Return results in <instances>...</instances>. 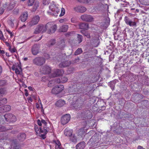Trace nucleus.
I'll return each instance as SVG.
<instances>
[{
	"mask_svg": "<svg viewBox=\"0 0 149 149\" xmlns=\"http://www.w3.org/2000/svg\"><path fill=\"white\" fill-rule=\"evenodd\" d=\"M49 10L47 11V13L49 15H52L56 17L59 14L61 9V13L59 16H63L65 14V10L64 8H61L59 5L56 4L54 2L51 3L49 6Z\"/></svg>",
	"mask_w": 149,
	"mask_h": 149,
	"instance_id": "f257e3e1",
	"label": "nucleus"
},
{
	"mask_svg": "<svg viewBox=\"0 0 149 149\" xmlns=\"http://www.w3.org/2000/svg\"><path fill=\"white\" fill-rule=\"evenodd\" d=\"M37 123L40 126L43 125V127L42 126L38 128L37 125H35V131L36 134H39L40 132H44L46 134L50 131V125L47 123L45 120L42 119L40 121L38 119L37 120Z\"/></svg>",
	"mask_w": 149,
	"mask_h": 149,
	"instance_id": "f03ea898",
	"label": "nucleus"
},
{
	"mask_svg": "<svg viewBox=\"0 0 149 149\" xmlns=\"http://www.w3.org/2000/svg\"><path fill=\"white\" fill-rule=\"evenodd\" d=\"M45 26L46 30L49 33L54 32L57 29L56 25L53 22L48 23Z\"/></svg>",
	"mask_w": 149,
	"mask_h": 149,
	"instance_id": "7ed1b4c3",
	"label": "nucleus"
},
{
	"mask_svg": "<svg viewBox=\"0 0 149 149\" xmlns=\"http://www.w3.org/2000/svg\"><path fill=\"white\" fill-rule=\"evenodd\" d=\"M45 62V59L43 57H36L33 60V63L38 66H41L44 64Z\"/></svg>",
	"mask_w": 149,
	"mask_h": 149,
	"instance_id": "20e7f679",
	"label": "nucleus"
},
{
	"mask_svg": "<svg viewBox=\"0 0 149 149\" xmlns=\"http://www.w3.org/2000/svg\"><path fill=\"white\" fill-rule=\"evenodd\" d=\"M5 118L6 120L8 122H14L16 121V118L13 114L7 113L5 114L3 117Z\"/></svg>",
	"mask_w": 149,
	"mask_h": 149,
	"instance_id": "39448f33",
	"label": "nucleus"
},
{
	"mask_svg": "<svg viewBox=\"0 0 149 149\" xmlns=\"http://www.w3.org/2000/svg\"><path fill=\"white\" fill-rule=\"evenodd\" d=\"M63 85H59L53 88L52 90V93L53 94H57L61 92L64 89Z\"/></svg>",
	"mask_w": 149,
	"mask_h": 149,
	"instance_id": "423d86ee",
	"label": "nucleus"
},
{
	"mask_svg": "<svg viewBox=\"0 0 149 149\" xmlns=\"http://www.w3.org/2000/svg\"><path fill=\"white\" fill-rule=\"evenodd\" d=\"M70 119V116L69 114H66L63 116L61 118V124L64 125L67 124Z\"/></svg>",
	"mask_w": 149,
	"mask_h": 149,
	"instance_id": "0eeeda50",
	"label": "nucleus"
},
{
	"mask_svg": "<svg viewBox=\"0 0 149 149\" xmlns=\"http://www.w3.org/2000/svg\"><path fill=\"white\" fill-rule=\"evenodd\" d=\"M46 30V26H45L42 25H39L37 26L34 32L35 34H38L40 33L45 32Z\"/></svg>",
	"mask_w": 149,
	"mask_h": 149,
	"instance_id": "6e6552de",
	"label": "nucleus"
},
{
	"mask_svg": "<svg viewBox=\"0 0 149 149\" xmlns=\"http://www.w3.org/2000/svg\"><path fill=\"white\" fill-rule=\"evenodd\" d=\"M34 3V4L33 10V11H35L39 6L38 1H35V0H29L28 2V6H32Z\"/></svg>",
	"mask_w": 149,
	"mask_h": 149,
	"instance_id": "1a4fd4ad",
	"label": "nucleus"
},
{
	"mask_svg": "<svg viewBox=\"0 0 149 149\" xmlns=\"http://www.w3.org/2000/svg\"><path fill=\"white\" fill-rule=\"evenodd\" d=\"M40 20V17L38 16H36L33 17L29 23L28 24L30 26H32L37 24Z\"/></svg>",
	"mask_w": 149,
	"mask_h": 149,
	"instance_id": "9d476101",
	"label": "nucleus"
},
{
	"mask_svg": "<svg viewBox=\"0 0 149 149\" xmlns=\"http://www.w3.org/2000/svg\"><path fill=\"white\" fill-rule=\"evenodd\" d=\"M81 18L83 20L87 22H91L93 20V17L89 15H83L81 16Z\"/></svg>",
	"mask_w": 149,
	"mask_h": 149,
	"instance_id": "9b49d317",
	"label": "nucleus"
},
{
	"mask_svg": "<svg viewBox=\"0 0 149 149\" xmlns=\"http://www.w3.org/2000/svg\"><path fill=\"white\" fill-rule=\"evenodd\" d=\"M12 69L13 70H15V73L17 75H21L22 73V70L20 66L13 65L12 66Z\"/></svg>",
	"mask_w": 149,
	"mask_h": 149,
	"instance_id": "f8f14e48",
	"label": "nucleus"
},
{
	"mask_svg": "<svg viewBox=\"0 0 149 149\" xmlns=\"http://www.w3.org/2000/svg\"><path fill=\"white\" fill-rule=\"evenodd\" d=\"M42 73L45 74H48L51 72V69L49 66L45 65L40 69Z\"/></svg>",
	"mask_w": 149,
	"mask_h": 149,
	"instance_id": "ddd939ff",
	"label": "nucleus"
},
{
	"mask_svg": "<svg viewBox=\"0 0 149 149\" xmlns=\"http://www.w3.org/2000/svg\"><path fill=\"white\" fill-rule=\"evenodd\" d=\"M40 46L37 44L34 45L32 47L31 51L34 55H36L39 52Z\"/></svg>",
	"mask_w": 149,
	"mask_h": 149,
	"instance_id": "4468645a",
	"label": "nucleus"
},
{
	"mask_svg": "<svg viewBox=\"0 0 149 149\" xmlns=\"http://www.w3.org/2000/svg\"><path fill=\"white\" fill-rule=\"evenodd\" d=\"M11 107L9 105H5L0 107V113H3L5 112L9 111Z\"/></svg>",
	"mask_w": 149,
	"mask_h": 149,
	"instance_id": "2eb2a0df",
	"label": "nucleus"
},
{
	"mask_svg": "<svg viewBox=\"0 0 149 149\" xmlns=\"http://www.w3.org/2000/svg\"><path fill=\"white\" fill-rule=\"evenodd\" d=\"M75 10L77 12L83 13L86 10V8L81 6H78L74 8Z\"/></svg>",
	"mask_w": 149,
	"mask_h": 149,
	"instance_id": "dca6fc26",
	"label": "nucleus"
},
{
	"mask_svg": "<svg viewBox=\"0 0 149 149\" xmlns=\"http://www.w3.org/2000/svg\"><path fill=\"white\" fill-rule=\"evenodd\" d=\"M16 22V19L13 16H10L8 21V24L11 27L14 26V24Z\"/></svg>",
	"mask_w": 149,
	"mask_h": 149,
	"instance_id": "f3484780",
	"label": "nucleus"
},
{
	"mask_svg": "<svg viewBox=\"0 0 149 149\" xmlns=\"http://www.w3.org/2000/svg\"><path fill=\"white\" fill-rule=\"evenodd\" d=\"M62 74L61 71V70L59 69H56L55 70L54 72L51 74V76L52 77H54Z\"/></svg>",
	"mask_w": 149,
	"mask_h": 149,
	"instance_id": "a211bd4d",
	"label": "nucleus"
},
{
	"mask_svg": "<svg viewBox=\"0 0 149 149\" xmlns=\"http://www.w3.org/2000/svg\"><path fill=\"white\" fill-rule=\"evenodd\" d=\"M79 28L80 29L87 30L89 29V25L88 23H81L79 24Z\"/></svg>",
	"mask_w": 149,
	"mask_h": 149,
	"instance_id": "6ab92c4d",
	"label": "nucleus"
},
{
	"mask_svg": "<svg viewBox=\"0 0 149 149\" xmlns=\"http://www.w3.org/2000/svg\"><path fill=\"white\" fill-rule=\"evenodd\" d=\"M71 64V62L70 61H65L62 62L59 65L60 68H63L67 67L69 65Z\"/></svg>",
	"mask_w": 149,
	"mask_h": 149,
	"instance_id": "aec40b11",
	"label": "nucleus"
},
{
	"mask_svg": "<svg viewBox=\"0 0 149 149\" xmlns=\"http://www.w3.org/2000/svg\"><path fill=\"white\" fill-rule=\"evenodd\" d=\"M28 14L27 12H24L23 13L20 15V19L23 22H25L27 19Z\"/></svg>",
	"mask_w": 149,
	"mask_h": 149,
	"instance_id": "412c9836",
	"label": "nucleus"
},
{
	"mask_svg": "<svg viewBox=\"0 0 149 149\" xmlns=\"http://www.w3.org/2000/svg\"><path fill=\"white\" fill-rule=\"evenodd\" d=\"M86 143L82 141L78 143L76 146V149H83L85 146Z\"/></svg>",
	"mask_w": 149,
	"mask_h": 149,
	"instance_id": "4be33fe9",
	"label": "nucleus"
},
{
	"mask_svg": "<svg viewBox=\"0 0 149 149\" xmlns=\"http://www.w3.org/2000/svg\"><path fill=\"white\" fill-rule=\"evenodd\" d=\"M65 104V101L62 100H59L56 103V106L61 107L63 106Z\"/></svg>",
	"mask_w": 149,
	"mask_h": 149,
	"instance_id": "5701e85b",
	"label": "nucleus"
},
{
	"mask_svg": "<svg viewBox=\"0 0 149 149\" xmlns=\"http://www.w3.org/2000/svg\"><path fill=\"white\" fill-rule=\"evenodd\" d=\"M26 137V135L24 133L20 134L18 136V138L19 140L21 141H24Z\"/></svg>",
	"mask_w": 149,
	"mask_h": 149,
	"instance_id": "b1692460",
	"label": "nucleus"
},
{
	"mask_svg": "<svg viewBox=\"0 0 149 149\" xmlns=\"http://www.w3.org/2000/svg\"><path fill=\"white\" fill-rule=\"evenodd\" d=\"M68 28V25H64L60 27L59 31L61 32H65L67 31Z\"/></svg>",
	"mask_w": 149,
	"mask_h": 149,
	"instance_id": "393cba45",
	"label": "nucleus"
},
{
	"mask_svg": "<svg viewBox=\"0 0 149 149\" xmlns=\"http://www.w3.org/2000/svg\"><path fill=\"white\" fill-rule=\"evenodd\" d=\"M19 147L17 145V143L14 141H13L11 143L10 148L8 149H19Z\"/></svg>",
	"mask_w": 149,
	"mask_h": 149,
	"instance_id": "a878e982",
	"label": "nucleus"
},
{
	"mask_svg": "<svg viewBox=\"0 0 149 149\" xmlns=\"http://www.w3.org/2000/svg\"><path fill=\"white\" fill-rule=\"evenodd\" d=\"M72 131L68 128H66L64 130V134L66 136H70L72 135Z\"/></svg>",
	"mask_w": 149,
	"mask_h": 149,
	"instance_id": "bb28decb",
	"label": "nucleus"
},
{
	"mask_svg": "<svg viewBox=\"0 0 149 149\" xmlns=\"http://www.w3.org/2000/svg\"><path fill=\"white\" fill-rule=\"evenodd\" d=\"M7 93V91L6 89L4 88H0V95H1L2 96L6 94Z\"/></svg>",
	"mask_w": 149,
	"mask_h": 149,
	"instance_id": "cd10ccee",
	"label": "nucleus"
},
{
	"mask_svg": "<svg viewBox=\"0 0 149 149\" xmlns=\"http://www.w3.org/2000/svg\"><path fill=\"white\" fill-rule=\"evenodd\" d=\"M80 32L84 36H86L87 38H91V36L90 34L88 32L84 31V30H81Z\"/></svg>",
	"mask_w": 149,
	"mask_h": 149,
	"instance_id": "c85d7f7f",
	"label": "nucleus"
},
{
	"mask_svg": "<svg viewBox=\"0 0 149 149\" xmlns=\"http://www.w3.org/2000/svg\"><path fill=\"white\" fill-rule=\"evenodd\" d=\"M70 140L73 142L76 143L77 141V139L76 136L74 135H72L70 137Z\"/></svg>",
	"mask_w": 149,
	"mask_h": 149,
	"instance_id": "c756f323",
	"label": "nucleus"
},
{
	"mask_svg": "<svg viewBox=\"0 0 149 149\" xmlns=\"http://www.w3.org/2000/svg\"><path fill=\"white\" fill-rule=\"evenodd\" d=\"M48 132H47L46 133H45L44 132H40V133L39 134H36L38 136H39L43 139H45L46 138V134Z\"/></svg>",
	"mask_w": 149,
	"mask_h": 149,
	"instance_id": "7c9ffc66",
	"label": "nucleus"
},
{
	"mask_svg": "<svg viewBox=\"0 0 149 149\" xmlns=\"http://www.w3.org/2000/svg\"><path fill=\"white\" fill-rule=\"evenodd\" d=\"M7 102L6 98H4L0 100V106L6 104Z\"/></svg>",
	"mask_w": 149,
	"mask_h": 149,
	"instance_id": "2f4dec72",
	"label": "nucleus"
},
{
	"mask_svg": "<svg viewBox=\"0 0 149 149\" xmlns=\"http://www.w3.org/2000/svg\"><path fill=\"white\" fill-rule=\"evenodd\" d=\"M82 52V51L81 48L78 49L75 52L74 55H77L81 54Z\"/></svg>",
	"mask_w": 149,
	"mask_h": 149,
	"instance_id": "473e14b6",
	"label": "nucleus"
},
{
	"mask_svg": "<svg viewBox=\"0 0 149 149\" xmlns=\"http://www.w3.org/2000/svg\"><path fill=\"white\" fill-rule=\"evenodd\" d=\"M127 25H129L131 26H136V24L135 22L132 21V20H131Z\"/></svg>",
	"mask_w": 149,
	"mask_h": 149,
	"instance_id": "72a5a7b5",
	"label": "nucleus"
},
{
	"mask_svg": "<svg viewBox=\"0 0 149 149\" xmlns=\"http://www.w3.org/2000/svg\"><path fill=\"white\" fill-rule=\"evenodd\" d=\"M77 39L79 41V43H80L82 41V36L78 34Z\"/></svg>",
	"mask_w": 149,
	"mask_h": 149,
	"instance_id": "f704fd0d",
	"label": "nucleus"
},
{
	"mask_svg": "<svg viewBox=\"0 0 149 149\" xmlns=\"http://www.w3.org/2000/svg\"><path fill=\"white\" fill-rule=\"evenodd\" d=\"M131 20L130 18H128L126 16L125 17L124 21L127 25Z\"/></svg>",
	"mask_w": 149,
	"mask_h": 149,
	"instance_id": "c9c22d12",
	"label": "nucleus"
},
{
	"mask_svg": "<svg viewBox=\"0 0 149 149\" xmlns=\"http://www.w3.org/2000/svg\"><path fill=\"white\" fill-rule=\"evenodd\" d=\"M68 80V78L66 77H63L61 79V83H65Z\"/></svg>",
	"mask_w": 149,
	"mask_h": 149,
	"instance_id": "e433bc0d",
	"label": "nucleus"
},
{
	"mask_svg": "<svg viewBox=\"0 0 149 149\" xmlns=\"http://www.w3.org/2000/svg\"><path fill=\"white\" fill-rule=\"evenodd\" d=\"M9 50L12 53L15 52L17 51L16 49L15 48H12L11 47H10Z\"/></svg>",
	"mask_w": 149,
	"mask_h": 149,
	"instance_id": "4c0bfd02",
	"label": "nucleus"
},
{
	"mask_svg": "<svg viewBox=\"0 0 149 149\" xmlns=\"http://www.w3.org/2000/svg\"><path fill=\"white\" fill-rule=\"evenodd\" d=\"M6 82L4 80L0 81V86H2L6 84Z\"/></svg>",
	"mask_w": 149,
	"mask_h": 149,
	"instance_id": "58836bf2",
	"label": "nucleus"
},
{
	"mask_svg": "<svg viewBox=\"0 0 149 149\" xmlns=\"http://www.w3.org/2000/svg\"><path fill=\"white\" fill-rule=\"evenodd\" d=\"M3 116H0V123L3 124L4 123V119H5L3 117Z\"/></svg>",
	"mask_w": 149,
	"mask_h": 149,
	"instance_id": "ea45409f",
	"label": "nucleus"
},
{
	"mask_svg": "<svg viewBox=\"0 0 149 149\" xmlns=\"http://www.w3.org/2000/svg\"><path fill=\"white\" fill-rule=\"evenodd\" d=\"M68 21V19L66 18L61 19L59 20V22L61 23H63L65 22H67Z\"/></svg>",
	"mask_w": 149,
	"mask_h": 149,
	"instance_id": "a19ab883",
	"label": "nucleus"
},
{
	"mask_svg": "<svg viewBox=\"0 0 149 149\" xmlns=\"http://www.w3.org/2000/svg\"><path fill=\"white\" fill-rule=\"evenodd\" d=\"M77 1L79 2L83 3H88V0H77Z\"/></svg>",
	"mask_w": 149,
	"mask_h": 149,
	"instance_id": "79ce46f5",
	"label": "nucleus"
},
{
	"mask_svg": "<svg viewBox=\"0 0 149 149\" xmlns=\"http://www.w3.org/2000/svg\"><path fill=\"white\" fill-rule=\"evenodd\" d=\"M4 11V9L3 7H0V15L2 14Z\"/></svg>",
	"mask_w": 149,
	"mask_h": 149,
	"instance_id": "37998d69",
	"label": "nucleus"
},
{
	"mask_svg": "<svg viewBox=\"0 0 149 149\" xmlns=\"http://www.w3.org/2000/svg\"><path fill=\"white\" fill-rule=\"evenodd\" d=\"M55 82L57 84H59L60 83H61V81L60 79L59 78L56 79L55 80Z\"/></svg>",
	"mask_w": 149,
	"mask_h": 149,
	"instance_id": "c03bdc74",
	"label": "nucleus"
},
{
	"mask_svg": "<svg viewBox=\"0 0 149 149\" xmlns=\"http://www.w3.org/2000/svg\"><path fill=\"white\" fill-rule=\"evenodd\" d=\"M95 41H96V43H97V44H94L93 45L95 47H97L99 44V42L98 40L97 39L95 40Z\"/></svg>",
	"mask_w": 149,
	"mask_h": 149,
	"instance_id": "a18cd8bd",
	"label": "nucleus"
},
{
	"mask_svg": "<svg viewBox=\"0 0 149 149\" xmlns=\"http://www.w3.org/2000/svg\"><path fill=\"white\" fill-rule=\"evenodd\" d=\"M49 2V0H43V3L45 5H46L47 4H48Z\"/></svg>",
	"mask_w": 149,
	"mask_h": 149,
	"instance_id": "49530a36",
	"label": "nucleus"
},
{
	"mask_svg": "<svg viewBox=\"0 0 149 149\" xmlns=\"http://www.w3.org/2000/svg\"><path fill=\"white\" fill-rule=\"evenodd\" d=\"M50 44L51 45H52L55 44V40L54 39H52L50 41Z\"/></svg>",
	"mask_w": 149,
	"mask_h": 149,
	"instance_id": "de8ad7c7",
	"label": "nucleus"
},
{
	"mask_svg": "<svg viewBox=\"0 0 149 149\" xmlns=\"http://www.w3.org/2000/svg\"><path fill=\"white\" fill-rule=\"evenodd\" d=\"M6 130L5 128L4 127L2 126L0 127V132L4 131Z\"/></svg>",
	"mask_w": 149,
	"mask_h": 149,
	"instance_id": "09e8293b",
	"label": "nucleus"
},
{
	"mask_svg": "<svg viewBox=\"0 0 149 149\" xmlns=\"http://www.w3.org/2000/svg\"><path fill=\"white\" fill-rule=\"evenodd\" d=\"M71 22L73 23H75L76 22V19L74 18H72L71 19Z\"/></svg>",
	"mask_w": 149,
	"mask_h": 149,
	"instance_id": "8fccbe9b",
	"label": "nucleus"
},
{
	"mask_svg": "<svg viewBox=\"0 0 149 149\" xmlns=\"http://www.w3.org/2000/svg\"><path fill=\"white\" fill-rule=\"evenodd\" d=\"M55 142L56 145H61V143L59 141L57 140L56 141H55Z\"/></svg>",
	"mask_w": 149,
	"mask_h": 149,
	"instance_id": "3c124183",
	"label": "nucleus"
},
{
	"mask_svg": "<svg viewBox=\"0 0 149 149\" xmlns=\"http://www.w3.org/2000/svg\"><path fill=\"white\" fill-rule=\"evenodd\" d=\"M86 131V130H84L82 128H81L79 130V132L80 133V132H83L84 133H85Z\"/></svg>",
	"mask_w": 149,
	"mask_h": 149,
	"instance_id": "603ef678",
	"label": "nucleus"
},
{
	"mask_svg": "<svg viewBox=\"0 0 149 149\" xmlns=\"http://www.w3.org/2000/svg\"><path fill=\"white\" fill-rule=\"evenodd\" d=\"M53 81H49L48 84V86L49 87H51L52 86V84Z\"/></svg>",
	"mask_w": 149,
	"mask_h": 149,
	"instance_id": "864d4df0",
	"label": "nucleus"
},
{
	"mask_svg": "<svg viewBox=\"0 0 149 149\" xmlns=\"http://www.w3.org/2000/svg\"><path fill=\"white\" fill-rule=\"evenodd\" d=\"M1 34L2 35V36H1V37H2V39L1 40H2L4 42H5V41L6 40L4 38L3 35L2 33V32L1 31Z\"/></svg>",
	"mask_w": 149,
	"mask_h": 149,
	"instance_id": "5fc2aeb1",
	"label": "nucleus"
},
{
	"mask_svg": "<svg viewBox=\"0 0 149 149\" xmlns=\"http://www.w3.org/2000/svg\"><path fill=\"white\" fill-rule=\"evenodd\" d=\"M60 146H61L56 145L55 146V147H56V149H62V148H61Z\"/></svg>",
	"mask_w": 149,
	"mask_h": 149,
	"instance_id": "6e6d98bb",
	"label": "nucleus"
},
{
	"mask_svg": "<svg viewBox=\"0 0 149 149\" xmlns=\"http://www.w3.org/2000/svg\"><path fill=\"white\" fill-rule=\"evenodd\" d=\"M5 42V43L6 45L9 48L10 47H11L10 45V44L8 42Z\"/></svg>",
	"mask_w": 149,
	"mask_h": 149,
	"instance_id": "4d7b16f0",
	"label": "nucleus"
},
{
	"mask_svg": "<svg viewBox=\"0 0 149 149\" xmlns=\"http://www.w3.org/2000/svg\"><path fill=\"white\" fill-rule=\"evenodd\" d=\"M45 57L46 59H49V56L48 54H46Z\"/></svg>",
	"mask_w": 149,
	"mask_h": 149,
	"instance_id": "13d9d810",
	"label": "nucleus"
},
{
	"mask_svg": "<svg viewBox=\"0 0 149 149\" xmlns=\"http://www.w3.org/2000/svg\"><path fill=\"white\" fill-rule=\"evenodd\" d=\"M38 102L40 103V104L41 105V108H43L42 104L41 103V100L40 99H39Z\"/></svg>",
	"mask_w": 149,
	"mask_h": 149,
	"instance_id": "bf43d9fd",
	"label": "nucleus"
},
{
	"mask_svg": "<svg viewBox=\"0 0 149 149\" xmlns=\"http://www.w3.org/2000/svg\"><path fill=\"white\" fill-rule=\"evenodd\" d=\"M36 106L37 108L38 109H39L40 108V105L38 103H37L36 104Z\"/></svg>",
	"mask_w": 149,
	"mask_h": 149,
	"instance_id": "052dcab7",
	"label": "nucleus"
},
{
	"mask_svg": "<svg viewBox=\"0 0 149 149\" xmlns=\"http://www.w3.org/2000/svg\"><path fill=\"white\" fill-rule=\"evenodd\" d=\"M137 149H145L143 148V147L139 146H138Z\"/></svg>",
	"mask_w": 149,
	"mask_h": 149,
	"instance_id": "680f3d73",
	"label": "nucleus"
},
{
	"mask_svg": "<svg viewBox=\"0 0 149 149\" xmlns=\"http://www.w3.org/2000/svg\"><path fill=\"white\" fill-rule=\"evenodd\" d=\"M2 72V68L1 66H0V75Z\"/></svg>",
	"mask_w": 149,
	"mask_h": 149,
	"instance_id": "e2e57ef3",
	"label": "nucleus"
},
{
	"mask_svg": "<svg viewBox=\"0 0 149 149\" xmlns=\"http://www.w3.org/2000/svg\"><path fill=\"white\" fill-rule=\"evenodd\" d=\"M28 88L31 91H32L33 90V88L31 86L29 87Z\"/></svg>",
	"mask_w": 149,
	"mask_h": 149,
	"instance_id": "0e129e2a",
	"label": "nucleus"
},
{
	"mask_svg": "<svg viewBox=\"0 0 149 149\" xmlns=\"http://www.w3.org/2000/svg\"><path fill=\"white\" fill-rule=\"evenodd\" d=\"M29 100L31 102L33 101V100L31 97H29Z\"/></svg>",
	"mask_w": 149,
	"mask_h": 149,
	"instance_id": "69168bd1",
	"label": "nucleus"
},
{
	"mask_svg": "<svg viewBox=\"0 0 149 149\" xmlns=\"http://www.w3.org/2000/svg\"><path fill=\"white\" fill-rule=\"evenodd\" d=\"M6 56H8V57H10V55L9 54V53H6Z\"/></svg>",
	"mask_w": 149,
	"mask_h": 149,
	"instance_id": "338daca9",
	"label": "nucleus"
},
{
	"mask_svg": "<svg viewBox=\"0 0 149 149\" xmlns=\"http://www.w3.org/2000/svg\"><path fill=\"white\" fill-rule=\"evenodd\" d=\"M25 95L26 96H27L28 95V94L27 93H25Z\"/></svg>",
	"mask_w": 149,
	"mask_h": 149,
	"instance_id": "774afa93",
	"label": "nucleus"
}]
</instances>
